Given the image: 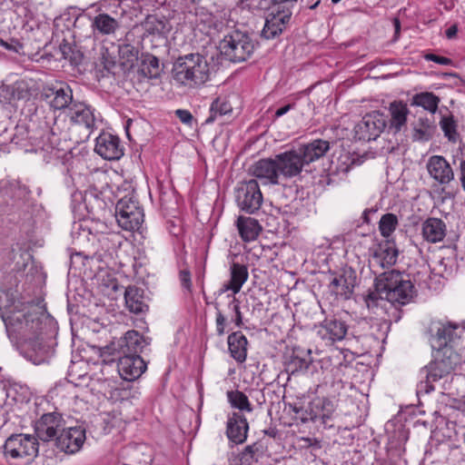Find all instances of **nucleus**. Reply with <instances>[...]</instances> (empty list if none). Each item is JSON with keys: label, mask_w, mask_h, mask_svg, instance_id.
Masks as SVG:
<instances>
[{"label": "nucleus", "mask_w": 465, "mask_h": 465, "mask_svg": "<svg viewBox=\"0 0 465 465\" xmlns=\"http://www.w3.org/2000/svg\"><path fill=\"white\" fill-rule=\"evenodd\" d=\"M228 348L231 356L239 363L246 361L248 341L242 331H234L228 336Z\"/></svg>", "instance_id": "c756f323"}, {"label": "nucleus", "mask_w": 465, "mask_h": 465, "mask_svg": "<svg viewBox=\"0 0 465 465\" xmlns=\"http://www.w3.org/2000/svg\"><path fill=\"white\" fill-rule=\"evenodd\" d=\"M230 271H231V278L229 281L240 292L242 285L248 280V277H249L248 269L244 264L233 262L231 266Z\"/></svg>", "instance_id": "a18cd8bd"}, {"label": "nucleus", "mask_w": 465, "mask_h": 465, "mask_svg": "<svg viewBox=\"0 0 465 465\" xmlns=\"http://www.w3.org/2000/svg\"><path fill=\"white\" fill-rule=\"evenodd\" d=\"M248 429L246 418L239 412H233L228 419L226 434L231 441L239 444L246 440Z\"/></svg>", "instance_id": "a878e982"}, {"label": "nucleus", "mask_w": 465, "mask_h": 465, "mask_svg": "<svg viewBox=\"0 0 465 465\" xmlns=\"http://www.w3.org/2000/svg\"><path fill=\"white\" fill-rule=\"evenodd\" d=\"M11 142L25 152L33 151V146L38 144L37 139L31 135L30 131L23 125L16 126Z\"/></svg>", "instance_id": "e433bc0d"}, {"label": "nucleus", "mask_w": 465, "mask_h": 465, "mask_svg": "<svg viewBox=\"0 0 465 465\" xmlns=\"http://www.w3.org/2000/svg\"><path fill=\"white\" fill-rule=\"evenodd\" d=\"M232 106L226 98L217 97L211 104L210 115L206 119V124L213 123L218 116H223L231 114Z\"/></svg>", "instance_id": "a19ab883"}, {"label": "nucleus", "mask_w": 465, "mask_h": 465, "mask_svg": "<svg viewBox=\"0 0 465 465\" xmlns=\"http://www.w3.org/2000/svg\"><path fill=\"white\" fill-rule=\"evenodd\" d=\"M311 362L312 359L309 355L302 357L299 355L298 352L293 351L285 361V370L287 372L293 375L297 372L307 371Z\"/></svg>", "instance_id": "ea45409f"}, {"label": "nucleus", "mask_w": 465, "mask_h": 465, "mask_svg": "<svg viewBox=\"0 0 465 465\" xmlns=\"http://www.w3.org/2000/svg\"><path fill=\"white\" fill-rule=\"evenodd\" d=\"M71 123L84 126L87 130L94 127L95 117L94 110L84 103L74 101L68 109Z\"/></svg>", "instance_id": "393cba45"}, {"label": "nucleus", "mask_w": 465, "mask_h": 465, "mask_svg": "<svg viewBox=\"0 0 465 465\" xmlns=\"http://www.w3.org/2000/svg\"><path fill=\"white\" fill-rule=\"evenodd\" d=\"M348 331L345 322L336 318L325 319L318 327L317 335L326 343L333 344L343 340Z\"/></svg>", "instance_id": "412c9836"}, {"label": "nucleus", "mask_w": 465, "mask_h": 465, "mask_svg": "<svg viewBox=\"0 0 465 465\" xmlns=\"http://www.w3.org/2000/svg\"><path fill=\"white\" fill-rule=\"evenodd\" d=\"M41 96L53 110H65L74 103L73 90L64 82H55L44 86Z\"/></svg>", "instance_id": "f8f14e48"}, {"label": "nucleus", "mask_w": 465, "mask_h": 465, "mask_svg": "<svg viewBox=\"0 0 465 465\" xmlns=\"http://www.w3.org/2000/svg\"><path fill=\"white\" fill-rule=\"evenodd\" d=\"M32 207L30 191L18 183H0V215L18 214L25 218Z\"/></svg>", "instance_id": "20e7f679"}, {"label": "nucleus", "mask_w": 465, "mask_h": 465, "mask_svg": "<svg viewBox=\"0 0 465 465\" xmlns=\"http://www.w3.org/2000/svg\"><path fill=\"white\" fill-rule=\"evenodd\" d=\"M189 14L196 17V22L203 24H211L213 22V14L204 6L200 5L199 0H189L187 3Z\"/></svg>", "instance_id": "79ce46f5"}, {"label": "nucleus", "mask_w": 465, "mask_h": 465, "mask_svg": "<svg viewBox=\"0 0 465 465\" xmlns=\"http://www.w3.org/2000/svg\"><path fill=\"white\" fill-rule=\"evenodd\" d=\"M85 428L83 426L63 428L59 436L56 437V447L69 454L78 452L85 441Z\"/></svg>", "instance_id": "dca6fc26"}, {"label": "nucleus", "mask_w": 465, "mask_h": 465, "mask_svg": "<svg viewBox=\"0 0 465 465\" xmlns=\"http://www.w3.org/2000/svg\"><path fill=\"white\" fill-rule=\"evenodd\" d=\"M430 176L441 185L449 184L454 180V172L448 161L441 155H432L426 164Z\"/></svg>", "instance_id": "4be33fe9"}, {"label": "nucleus", "mask_w": 465, "mask_h": 465, "mask_svg": "<svg viewBox=\"0 0 465 465\" xmlns=\"http://www.w3.org/2000/svg\"><path fill=\"white\" fill-rule=\"evenodd\" d=\"M139 72L148 79H158L163 73V67L155 55L146 53L142 54Z\"/></svg>", "instance_id": "473e14b6"}, {"label": "nucleus", "mask_w": 465, "mask_h": 465, "mask_svg": "<svg viewBox=\"0 0 465 465\" xmlns=\"http://www.w3.org/2000/svg\"><path fill=\"white\" fill-rule=\"evenodd\" d=\"M458 364L457 354L451 350L447 349L435 357V360L420 370V373L426 378L428 382H435L449 375Z\"/></svg>", "instance_id": "9b49d317"}, {"label": "nucleus", "mask_w": 465, "mask_h": 465, "mask_svg": "<svg viewBox=\"0 0 465 465\" xmlns=\"http://www.w3.org/2000/svg\"><path fill=\"white\" fill-rule=\"evenodd\" d=\"M431 331H434L430 335V346L433 350H436L438 351H447V341L444 334V329H439L437 323L434 324V326L431 328Z\"/></svg>", "instance_id": "8fccbe9b"}, {"label": "nucleus", "mask_w": 465, "mask_h": 465, "mask_svg": "<svg viewBox=\"0 0 465 465\" xmlns=\"http://www.w3.org/2000/svg\"><path fill=\"white\" fill-rule=\"evenodd\" d=\"M293 107V104H286L279 109L276 110L275 112V116L276 117H281L282 115H284L286 113H288L292 108Z\"/></svg>", "instance_id": "0e129e2a"}, {"label": "nucleus", "mask_w": 465, "mask_h": 465, "mask_svg": "<svg viewBox=\"0 0 465 465\" xmlns=\"http://www.w3.org/2000/svg\"><path fill=\"white\" fill-rule=\"evenodd\" d=\"M23 301L16 298L12 290L0 289V312H7L21 306Z\"/></svg>", "instance_id": "de8ad7c7"}, {"label": "nucleus", "mask_w": 465, "mask_h": 465, "mask_svg": "<svg viewBox=\"0 0 465 465\" xmlns=\"http://www.w3.org/2000/svg\"><path fill=\"white\" fill-rule=\"evenodd\" d=\"M420 127L415 126L413 129V140L429 141L431 137V127L428 119H420Z\"/></svg>", "instance_id": "603ef678"}, {"label": "nucleus", "mask_w": 465, "mask_h": 465, "mask_svg": "<svg viewBox=\"0 0 465 465\" xmlns=\"http://www.w3.org/2000/svg\"><path fill=\"white\" fill-rule=\"evenodd\" d=\"M440 124L448 140L452 143H456L459 138V134L457 132V124L454 119L451 116L443 117L440 120Z\"/></svg>", "instance_id": "3c124183"}, {"label": "nucleus", "mask_w": 465, "mask_h": 465, "mask_svg": "<svg viewBox=\"0 0 465 465\" xmlns=\"http://www.w3.org/2000/svg\"><path fill=\"white\" fill-rule=\"evenodd\" d=\"M229 307H232V310L235 313L234 322L237 327H241L242 325V312L240 311V302L235 298V296H232V299L231 300L229 303Z\"/></svg>", "instance_id": "6e6d98bb"}, {"label": "nucleus", "mask_w": 465, "mask_h": 465, "mask_svg": "<svg viewBox=\"0 0 465 465\" xmlns=\"http://www.w3.org/2000/svg\"><path fill=\"white\" fill-rule=\"evenodd\" d=\"M143 27L149 35H163L171 30L168 20L164 17L159 18L156 15H148L143 23Z\"/></svg>", "instance_id": "4c0bfd02"}, {"label": "nucleus", "mask_w": 465, "mask_h": 465, "mask_svg": "<svg viewBox=\"0 0 465 465\" xmlns=\"http://www.w3.org/2000/svg\"><path fill=\"white\" fill-rule=\"evenodd\" d=\"M236 226L244 242L255 240L262 230L258 221L251 217L239 216Z\"/></svg>", "instance_id": "72a5a7b5"}, {"label": "nucleus", "mask_w": 465, "mask_h": 465, "mask_svg": "<svg viewBox=\"0 0 465 465\" xmlns=\"http://www.w3.org/2000/svg\"><path fill=\"white\" fill-rule=\"evenodd\" d=\"M180 280L183 287L189 289L191 286V274L188 271H182L180 272Z\"/></svg>", "instance_id": "680f3d73"}, {"label": "nucleus", "mask_w": 465, "mask_h": 465, "mask_svg": "<svg viewBox=\"0 0 465 465\" xmlns=\"http://www.w3.org/2000/svg\"><path fill=\"white\" fill-rule=\"evenodd\" d=\"M216 309V331L217 334L222 336L225 333V322L226 318L218 308V304H215Z\"/></svg>", "instance_id": "4d7b16f0"}, {"label": "nucleus", "mask_w": 465, "mask_h": 465, "mask_svg": "<svg viewBox=\"0 0 465 465\" xmlns=\"http://www.w3.org/2000/svg\"><path fill=\"white\" fill-rule=\"evenodd\" d=\"M149 344L148 341L137 331H128L124 337L117 341H112L110 344L99 347V355L105 363L115 361L114 355L124 354H139L143 349Z\"/></svg>", "instance_id": "423d86ee"}, {"label": "nucleus", "mask_w": 465, "mask_h": 465, "mask_svg": "<svg viewBox=\"0 0 465 465\" xmlns=\"http://www.w3.org/2000/svg\"><path fill=\"white\" fill-rule=\"evenodd\" d=\"M126 308L133 313L145 312L148 305L144 302L143 291L136 286H128L124 292Z\"/></svg>", "instance_id": "2f4dec72"}, {"label": "nucleus", "mask_w": 465, "mask_h": 465, "mask_svg": "<svg viewBox=\"0 0 465 465\" xmlns=\"http://www.w3.org/2000/svg\"><path fill=\"white\" fill-rule=\"evenodd\" d=\"M413 101L416 105L421 106L430 113H435L438 109L440 98L432 93L425 92L416 94Z\"/></svg>", "instance_id": "c03bdc74"}, {"label": "nucleus", "mask_w": 465, "mask_h": 465, "mask_svg": "<svg viewBox=\"0 0 465 465\" xmlns=\"http://www.w3.org/2000/svg\"><path fill=\"white\" fill-rule=\"evenodd\" d=\"M73 242L83 248V251L76 252V255H84L85 258H93L97 254V246H94L96 241L95 233L90 228L82 223H74L72 231Z\"/></svg>", "instance_id": "6ab92c4d"}, {"label": "nucleus", "mask_w": 465, "mask_h": 465, "mask_svg": "<svg viewBox=\"0 0 465 465\" xmlns=\"http://www.w3.org/2000/svg\"><path fill=\"white\" fill-rule=\"evenodd\" d=\"M96 241L94 246H97V254L102 257L103 252H111L120 245V236L114 232H95Z\"/></svg>", "instance_id": "c9c22d12"}, {"label": "nucleus", "mask_w": 465, "mask_h": 465, "mask_svg": "<svg viewBox=\"0 0 465 465\" xmlns=\"http://www.w3.org/2000/svg\"><path fill=\"white\" fill-rule=\"evenodd\" d=\"M375 291L368 294V306L378 300H384L393 306L408 304L414 297L415 289L411 280L399 271L391 270L381 273L375 279Z\"/></svg>", "instance_id": "f257e3e1"}, {"label": "nucleus", "mask_w": 465, "mask_h": 465, "mask_svg": "<svg viewBox=\"0 0 465 465\" xmlns=\"http://www.w3.org/2000/svg\"><path fill=\"white\" fill-rule=\"evenodd\" d=\"M37 439L31 434H12L4 446V456L6 460H21L35 458L38 453Z\"/></svg>", "instance_id": "0eeeda50"}, {"label": "nucleus", "mask_w": 465, "mask_h": 465, "mask_svg": "<svg viewBox=\"0 0 465 465\" xmlns=\"http://www.w3.org/2000/svg\"><path fill=\"white\" fill-rule=\"evenodd\" d=\"M118 224L126 231L138 230L143 222V209L131 197L120 199L115 205Z\"/></svg>", "instance_id": "6e6552de"}, {"label": "nucleus", "mask_w": 465, "mask_h": 465, "mask_svg": "<svg viewBox=\"0 0 465 465\" xmlns=\"http://www.w3.org/2000/svg\"><path fill=\"white\" fill-rule=\"evenodd\" d=\"M424 58L427 61H432V62H435V63H437L439 64H442V65H450L453 63L452 60L448 57L440 56V55H437L434 54H426L424 55Z\"/></svg>", "instance_id": "13d9d810"}, {"label": "nucleus", "mask_w": 465, "mask_h": 465, "mask_svg": "<svg viewBox=\"0 0 465 465\" xmlns=\"http://www.w3.org/2000/svg\"><path fill=\"white\" fill-rule=\"evenodd\" d=\"M292 12L290 6L272 5V12L266 17L262 36L266 39H273L280 35L290 23Z\"/></svg>", "instance_id": "2eb2a0df"}, {"label": "nucleus", "mask_w": 465, "mask_h": 465, "mask_svg": "<svg viewBox=\"0 0 465 465\" xmlns=\"http://www.w3.org/2000/svg\"><path fill=\"white\" fill-rule=\"evenodd\" d=\"M307 164L322 158L330 150V143L326 140L317 139L299 147Z\"/></svg>", "instance_id": "c85d7f7f"}, {"label": "nucleus", "mask_w": 465, "mask_h": 465, "mask_svg": "<svg viewBox=\"0 0 465 465\" xmlns=\"http://www.w3.org/2000/svg\"><path fill=\"white\" fill-rule=\"evenodd\" d=\"M228 291H232V295H230V294L228 295V297L229 298L231 297L232 299V296H234L236 293L239 292L237 288L230 281H228L226 283H224L223 285V287L219 291V294L221 295V294H223V293H224V292H226Z\"/></svg>", "instance_id": "052dcab7"}, {"label": "nucleus", "mask_w": 465, "mask_h": 465, "mask_svg": "<svg viewBox=\"0 0 465 465\" xmlns=\"http://www.w3.org/2000/svg\"><path fill=\"white\" fill-rule=\"evenodd\" d=\"M235 199L242 211L250 214L257 212L263 200L258 182L251 179L241 183L236 189Z\"/></svg>", "instance_id": "1a4fd4ad"}, {"label": "nucleus", "mask_w": 465, "mask_h": 465, "mask_svg": "<svg viewBox=\"0 0 465 465\" xmlns=\"http://www.w3.org/2000/svg\"><path fill=\"white\" fill-rule=\"evenodd\" d=\"M117 361L120 376L125 381H134L146 370V363L139 354L114 355Z\"/></svg>", "instance_id": "f3484780"}, {"label": "nucleus", "mask_w": 465, "mask_h": 465, "mask_svg": "<svg viewBox=\"0 0 465 465\" xmlns=\"http://www.w3.org/2000/svg\"><path fill=\"white\" fill-rule=\"evenodd\" d=\"M356 283L357 276L355 271L351 268H347L342 270L341 273H331L329 289L337 297L348 300L351 297Z\"/></svg>", "instance_id": "a211bd4d"}, {"label": "nucleus", "mask_w": 465, "mask_h": 465, "mask_svg": "<svg viewBox=\"0 0 465 465\" xmlns=\"http://www.w3.org/2000/svg\"><path fill=\"white\" fill-rule=\"evenodd\" d=\"M40 331L35 337L20 342L21 354L34 364L45 362L53 353V346L45 341Z\"/></svg>", "instance_id": "ddd939ff"}, {"label": "nucleus", "mask_w": 465, "mask_h": 465, "mask_svg": "<svg viewBox=\"0 0 465 465\" xmlns=\"http://www.w3.org/2000/svg\"><path fill=\"white\" fill-rule=\"evenodd\" d=\"M65 421L61 413L57 411L43 414L34 425L35 438L45 442L55 440L59 436Z\"/></svg>", "instance_id": "4468645a"}, {"label": "nucleus", "mask_w": 465, "mask_h": 465, "mask_svg": "<svg viewBox=\"0 0 465 465\" xmlns=\"http://www.w3.org/2000/svg\"><path fill=\"white\" fill-rule=\"evenodd\" d=\"M175 114L180 119V121L183 124H192V122L193 120V117L192 114L187 110L178 109L175 112Z\"/></svg>", "instance_id": "bf43d9fd"}, {"label": "nucleus", "mask_w": 465, "mask_h": 465, "mask_svg": "<svg viewBox=\"0 0 465 465\" xmlns=\"http://www.w3.org/2000/svg\"><path fill=\"white\" fill-rule=\"evenodd\" d=\"M20 304L10 312L1 313L9 339L16 343L35 337L44 330V314L32 302H22Z\"/></svg>", "instance_id": "f03ea898"}, {"label": "nucleus", "mask_w": 465, "mask_h": 465, "mask_svg": "<svg viewBox=\"0 0 465 465\" xmlns=\"http://www.w3.org/2000/svg\"><path fill=\"white\" fill-rule=\"evenodd\" d=\"M258 450V448L256 447L255 444L253 445H249V446H246L245 449H244V451H243V455H250L252 458L253 457V454L255 453V451Z\"/></svg>", "instance_id": "774afa93"}, {"label": "nucleus", "mask_w": 465, "mask_h": 465, "mask_svg": "<svg viewBox=\"0 0 465 465\" xmlns=\"http://www.w3.org/2000/svg\"><path fill=\"white\" fill-rule=\"evenodd\" d=\"M389 111L391 114L390 124L387 125L388 132L397 134L406 127L409 109L407 104L401 101L391 103Z\"/></svg>", "instance_id": "bb28decb"}, {"label": "nucleus", "mask_w": 465, "mask_h": 465, "mask_svg": "<svg viewBox=\"0 0 465 465\" xmlns=\"http://www.w3.org/2000/svg\"><path fill=\"white\" fill-rule=\"evenodd\" d=\"M227 398L229 402L233 408L251 412L252 411V405L248 397L240 391H227Z\"/></svg>", "instance_id": "49530a36"}, {"label": "nucleus", "mask_w": 465, "mask_h": 465, "mask_svg": "<svg viewBox=\"0 0 465 465\" xmlns=\"http://www.w3.org/2000/svg\"><path fill=\"white\" fill-rule=\"evenodd\" d=\"M457 32H458V28H457V26L454 25L450 26V27L446 30L445 34H446L447 38L451 39V38H453L454 36H456Z\"/></svg>", "instance_id": "338daca9"}, {"label": "nucleus", "mask_w": 465, "mask_h": 465, "mask_svg": "<svg viewBox=\"0 0 465 465\" xmlns=\"http://www.w3.org/2000/svg\"><path fill=\"white\" fill-rule=\"evenodd\" d=\"M172 73L178 84L197 87L209 80L210 66L204 55L192 53L179 56L173 63Z\"/></svg>", "instance_id": "7ed1b4c3"}, {"label": "nucleus", "mask_w": 465, "mask_h": 465, "mask_svg": "<svg viewBox=\"0 0 465 465\" xmlns=\"http://www.w3.org/2000/svg\"><path fill=\"white\" fill-rule=\"evenodd\" d=\"M439 329H444V332H442L446 338L447 341V348L449 347V344L452 342L457 338L456 330L458 326L456 324L451 323H443V322H438L437 323Z\"/></svg>", "instance_id": "5fc2aeb1"}, {"label": "nucleus", "mask_w": 465, "mask_h": 465, "mask_svg": "<svg viewBox=\"0 0 465 465\" xmlns=\"http://www.w3.org/2000/svg\"><path fill=\"white\" fill-rule=\"evenodd\" d=\"M313 405L315 410L312 411L313 414H312L311 420L313 421L321 420L323 424L327 425L336 410L334 401L328 398H322L318 399Z\"/></svg>", "instance_id": "f704fd0d"}, {"label": "nucleus", "mask_w": 465, "mask_h": 465, "mask_svg": "<svg viewBox=\"0 0 465 465\" xmlns=\"http://www.w3.org/2000/svg\"><path fill=\"white\" fill-rule=\"evenodd\" d=\"M278 167L276 158L262 159L251 167V172L256 178L264 180V183L277 184L281 174Z\"/></svg>", "instance_id": "b1692460"}, {"label": "nucleus", "mask_w": 465, "mask_h": 465, "mask_svg": "<svg viewBox=\"0 0 465 465\" xmlns=\"http://www.w3.org/2000/svg\"><path fill=\"white\" fill-rule=\"evenodd\" d=\"M459 176H460V181L462 189L465 191V159H462L460 162Z\"/></svg>", "instance_id": "e2e57ef3"}, {"label": "nucleus", "mask_w": 465, "mask_h": 465, "mask_svg": "<svg viewBox=\"0 0 465 465\" xmlns=\"http://www.w3.org/2000/svg\"><path fill=\"white\" fill-rule=\"evenodd\" d=\"M399 225V219L396 214L387 213L383 214L379 222V231L384 238H389L395 232Z\"/></svg>", "instance_id": "37998d69"}, {"label": "nucleus", "mask_w": 465, "mask_h": 465, "mask_svg": "<svg viewBox=\"0 0 465 465\" xmlns=\"http://www.w3.org/2000/svg\"><path fill=\"white\" fill-rule=\"evenodd\" d=\"M121 27V21L106 13L95 15L91 22V28L94 35H111Z\"/></svg>", "instance_id": "cd10ccee"}, {"label": "nucleus", "mask_w": 465, "mask_h": 465, "mask_svg": "<svg viewBox=\"0 0 465 465\" xmlns=\"http://www.w3.org/2000/svg\"><path fill=\"white\" fill-rule=\"evenodd\" d=\"M256 43L246 32L239 30L224 35L219 44L222 56L232 63H242L248 60L254 52Z\"/></svg>", "instance_id": "39448f33"}, {"label": "nucleus", "mask_w": 465, "mask_h": 465, "mask_svg": "<svg viewBox=\"0 0 465 465\" xmlns=\"http://www.w3.org/2000/svg\"><path fill=\"white\" fill-rule=\"evenodd\" d=\"M277 164L279 165L280 173L286 177L291 178L298 175L304 165L303 157L299 150H292L275 156Z\"/></svg>", "instance_id": "aec40b11"}, {"label": "nucleus", "mask_w": 465, "mask_h": 465, "mask_svg": "<svg viewBox=\"0 0 465 465\" xmlns=\"http://www.w3.org/2000/svg\"><path fill=\"white\" fill-rule=\"evenodd\" d=\"M63 58L69 60L71 63L77 64L80 59L79 52H74L71 44L64 42L59 46Z\"/></svg>", "instance_id": "864d4df0"}, {"label": "nucleus", "mask_w": 465, "mask_h": 465, "mask_svg": "<svg viewBox=\"0 0 465 465\" xmlns=\"http://www.w3.org/2000/svg\"><path fill=\"white\" fill-rule=\"evenodd\" d=\"M387 127L386 116L377 111L365 114L354 127V137L359 141L376 140Z\"/></svg>", "instance_id": "9d476101"}, {"label": "nucleus", "mask_w": 465, "mask_h": 465, "mask_svg": "<svg viewBox=\"0 0 465 465\" xmlns=\"http://www.w3.org/2000/svg\"><path fill=\"white\" fill-rule=\"evenodd\" d=\"M375 212H376V209H373V208L364 210V212L362 213V216H361L363 223H370V222H371L370 214L373 213Z\"/></svg>", "instance_id": "69168bd1"}, {"label": "nucleus", "mask_w": 465, "mask_h": 465, "mask_svg": "<svg viewBox=\"0 0 465 465\" xmlns=\"http://www.w3.org/2000/svg\"><path fill=\"white\" fill-rule=\"evenodd\" d=\"M398 250L391 244L390 241L386 242L384 246L380 247L379 252H375V257L381 259V265H392L396 262L398 257Z\"/></svg>", "instance_id": "09e8293b"}, {"label": "nucleus", "mask_w": 465, "mask_h": 465, "mask_svg": "<svg viewBox=\"0 0 465 465\" xmlns=\"http://www.w3.org/2000/svg\"><path fill=\"white\" fill-rule=\"evenodd\" d=\"M118 53L122 66L127 70L132 69L139 59L138 48L130 44L120 45Z\"/></svg>", "instance_id": "58836bf2"}, {"label": "nucleus", "mask_w": 465, "mask_h": 465, "mask_svg": "<svg viewBox=\"0 0 465 465\" xmlns=\"http://www.w3.org/2000/svg\"><path fill=\"white\" fill-rule=\"evenodd\" d=\"M94 150L106 160H117L123 155L119 138L110 134H103L96 138Z\"/></svg>", "instance_id": "5701e85b"}, {"label": "nucleus", "mask_w": 465, "mask_h": 465, "mask_svg": "<svg viewBox=\"0 0 465 465\" xmlns=\"http://www.w3.org/2000/svg\"><path fill=\"white\" fill-rule=\"evenodd\" d=\"M446 224L439 218H428L422 223V235L430 242H441L446 236Z\"/></svg>", "instance_id": "7c9ffc66"}]
</instances>
